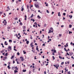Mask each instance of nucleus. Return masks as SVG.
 Here are the masks:
<instances>
[{
	"label": "nucleus",
	"mask_w": 74,
	"mask_h": 74,
	"mask_svg": "<svg viewBox=\"0 0 74 74\" xmlns=\"http://www.w3.org/2000/svg\"><path fill=\"white\" fill-rule=\"evenodd\" d=\"M35 45H37V44L36 43H35Z\"/></svg>",
	"instance_id": "61"
},
{
	"label": "nucleus",
	"mask_w": 74,
	"mask_h": 74,
	"mask_svg": "<svg viewBox=\"0 0 74 74\" xmlns=\"http://www.w3.org/2000/svg\"><path fill=\"white\" fill-rule=\"evenodd\" d=\"M59 36L60 37H61V36H62V34H59Z\"/></svg>",
	"instance_id": "44"
},
{
	"label": "nucleus",
	"mask_w": 74,
	"mask_h": 74,
	"mask_svg": "<svg viewBox=\"0 0 74 74\" xmlns=\"http://www.w3.org/2000/svg\"><path fill=\"white\" fill-rule=\"evenodd\" d=\"M42 58H43V59H44V58H45L44 56H42Z\"/></svg>",
	"instance_id": "59"
},
{
	"label": "nucleus",
	"mask_w": 74,
	"mask_h": 74,
	"mask_svg": "<svg viewBox=\"0 0 74 74\" xmlns=\"http://www.w3.org/2000/svg\"><path fill=\"white\" fill-rule=\"evenodd\" d=\"M10 27H7V29H10Z\"/></svg>",
	"instance_id": "57"
},
{
	"label": "nucleus",
	"mask_w": 74,
	"mask_h": 74,
	"mask_svg": "<svg viewBox=\"0 0 74 74\" xmlns=\"http://www.w3.org/2000/svg\"><path fill=\"white\" fill-rule=\"evenodd\" d=\"M69 17H70V19H71V18H72V17H73V16H71V15H69Z\"/></svg>",
	"instance_id": "7"
},
{
	"label": "nucleus",
	"mask_w": 74,
	"mask_h": 74,
	"mask_svg": "<svg viewBox=\"0 0 74 74\" xmlns=\"http://www.w3.org/2000/svg\"><path fill=\"white\" fill-rule=\"evenodd\" d=\"M63 64H64V62H62L61 63V65H63Z\"/></svg>",
	"instance_id": "32"
},
{
	"label": "nucleus",
	"mask_w": 74,
	"mask_h": 74,
	"mask_svg": "<svg viewBox=\"0 0 74 74\" xmlns=\"http://www.w3.org/2000/svg\"><path fill=\"white\" fill-rule=\"evenodd\" d=\"M59 58H60V59H62V58L61 57V56H59Z\"/></svg>",
	"instance_id": "34"
},
{
	"label": "nucleus",
	"mask_w": 74,
	"mask_h": 74,
	"mask_svg": "<svg viewBox=\"0 0 74 74\" xmlns=\"http://www.w3.org/2000/svg\"><path fill=\"white\" fill-rule=\"evenodd\" d=\"M34 5L35 7H36V8H39V6L38 5L35 4Z\"/></svg>",
	"instance_id": "3"
},
{
	"label": "nucleus",
	"mask_w": 74,
	"mask_h": 74,
	"mask_svg": "<svg viewBox=\"0 0 74 74\" xmlns=\"http://www.w3.org/2000/svg\"><path fill=\"white\" fill-rule=\"evenodd\" d=\"M51 33V29H50L49 30V31L48 32V33Z\"/></svg>",
	"instance_id": "17"
},
{
	"label": "nucleus",
	"mask_w": 74,
	"mask_h": 74,
	"mask_svg": "<svg viewBox=\"0 0 74 74\" xmlns=\"http://www.w3.org/2000/svg\"><path fill=\"white\" fill-rule=\"evenodd\" d=\"M13 42H14V43H16V41H14Z\"/></svg>",
	"instance_id": "60"
},
{
	"label": "nucleus",
	"mask_w": 74,
	"mask_h": 74,
	"mask_svg": "<svg viewBox=\"0 0 74 74\" xmlns=\"http://www.w3.org/2000/svg\"><path fill=\"white\" fill-rule=\"evenodd\" d=\"M8 53H5V56H8Z\"/></svg>",
	"instance_id": "22"
},
{
	"label": "nucleus",
	"mask_w": 74,
	"mask_h": 74,
	"mask_svg": "<svg viewBox=\"0 0 74 74\" xmlns=\"http://www.w3.org/2000/svg\"><path fill=\"white\" fill-rule=\"evenodd\" d=\"M68 74H70V71L68 72Z\"/></svg>",
	"instance_id": "40"
},
{
	"label": "nucleus",
	"mask_w": 74,
	"mask_h": 74,
	"mask_svg": "<svg viewBox=\"0 0 74 74\" xmlns=\"http://www.w3.org/2000/svg\"><path fill=\"white\" fill-rule=\"evenodd\" d=\"M26 43L27 44H29V41H27Z\"/></svg>",
	"instance_id": "16"
},
{
	"label": "nucleus",
	"mask_w": 74,
	"mask_h": 74,
	"mask_svg": "<svg viewBox=\"0 0 74 74\" xmlns=\"http://www.w3.org/2000/svg\"><path fill=\"white\" fill-rule=\"evenodd\" d=\"M36 50H37V51H38V52H39V50H38V46H37L36 47Z\"/></svg>",
	"instance_id": "11"
},
{
	"label": "nucleus",
	"mask_w": 74,
	"mask_h": 74,
	"mask_svg": "<svg viewBox=\"0 0 74 74\" xmlns=\"http://www.w3.org/2000/svg\"><path fill=\"white\" fill-rule=\"evenodd\" d=\"M54 14V12H52V14H51L52 15H53Z\"/></svg>",
	"instance_id": "51"
},
{
	"label": "nucleus",
	"mask_w": 74,
	"mask_h": 74,
	"mask_svg": "<svg viewBox=\"0 0 74 74\" xmlns=\"http://www.w3.org/2000/svg\"><path fill=\"white\" fill-rule=\"evenodd\" d=\"M58 47H61V45H58Z\"/></svg>",
	"instance_id": "49"
},
{
	"label": "nucleus",
	"mask_w": 74,
	"mask_h": 74,
	"mask_svg": "<svg viewBox=\"0 0 74 74\" xmlns=\"http://www.w3.org/2000/svg\"><path fill=\"white\" fill-rule=\"evenodd\" d=\"M7 43V41H5V45H8V43Z\"/></svg>",
	"instance_id": "5"
},
{
	"label": "nucleus",
	"mask_w": 74,
	"mask_h": 74,
	"mask_svg": "<svg viewBox=\"0 0 74 74\" xmlns=\"http://www.w3.org/2000/svg\"><path fill=\"white\" fill-rule=\"evenodd\" d=\"M58 16H61V15L60 14V12H59L58 13Z\"/></svg>",
	"instance_id": "8"
},
{
	"label": "nucleus",
	"mask_w": 74,
	"mask_h": 74,
	"mask_svg": "<svg viewBox=\"0 0 74 74\" xmlns=\"http://www.w3.org/2000/svg\"><path fill=\"white\" fill-rule=\"evenodd\" d=\"M2 38H3V40H5V38H4L3 37Z\"/></svg>",
	"instance_id": "64"
},
{
	"label": "nucleus",
	"mask_w": 74,
	"mask_h": 74,
	"mask_svg": "<svg viewBox=\"0 0 74 74\" xmlns=\"http://www.w3.org/2000/svg\"><path fill=\"white\" fill-rule=\"evenodd\" d=\"M15 20H18V18L16 17V18L15 19Z\"/></svg>",
	"instance_id": "45"
},
{
	"label": "nucleus",
	"mask_w": 74,
	"mask_h": 74,
	"mask_svg": "<svg viewBox=\"0 0 74 74\" xmlns=\"http://www.w3.org/2000/svg\"><path fill=\"white\" fill-rule=\"evenodd\" d=\"M3 14V12H0V14Z\"/></svg>",
	"instance_id": "43"
},
{
	"label": "nucleus",
	"mask_w": 74,
	"mask_h": 74,
	"mask_svg": "<svg viewBox=\"0 0 74 74\" xmlns=\"http://www.w3.org/2000/svg\"><path fill=\"white\" fill-rule=\"evenodd\" d=\"M44 74H47V72H46V71H44Z\"/></svg>",
	"instance_id": "46"
},
{
	"label": "nucleus",
	"mask_w": 74,
	"mask_h": 74,
	"mask_svg": "<svg viewBox=\"0 0 74 74\" xmlns=\"http://www.w3.org/2000/svg\"><path fill=\"white\" fill-rule=\"evenodd\" d=\"M69 27L70 28H71V27H72V25H69Z\"/></svg>",
	"instance_id": "19"
},
{
	"label": "nucleus",
	"mask_w": 74,
	"mask_h": 74,
	"mask_svg": "<svg viewBox=\"0 0 74 74\" xmlns=\"http://www.w3.org/2000/svg\"><path fill=\"white\" fill-rule=\"evenodd\" d=\"M9 42H12V40H9Z\"/></svg>",
	"instance_id": "13"
},
{
	"label": "nucleus",
	"mask_w": 74,
	"mask_h": 74,
	"mask_svg": "<svg viewBox=\"0 0 74 74\" xmlns=\"http://www.w3.org/2000/svg\"><path fill=\"white\" fill-rule=\"evenodd\" d=\"M23 52L24 54H26V52L25 51H23Z\"/></svg>",
	"instance_id": "15"
},
{
	"label": "nucleus",
	"mask_w": 74,
	"mask_h": 74,
	"mask_svg": "<svg viewBox=\"0 0 74 74\" xmlns=\"http://www.w3.org/2000/svg\"><path fill=\"white\" fill-rule=\"evenodd\" d=\"M11 50V47L10 46H9L8 47V51H10Z\"/></svg>",
	"instance_id": "2"
},
{
	"label": "nucleus",
	"mask_w": 74,
	"mask_h": 74,
	"mask_svg": "<svg viewBox=\"0 0 74 74\" xmlns=\"http://www.w3.org/2000/svg\"><path fill=\"white\" fill-rule=\"evenodd\" d=\"M47 13H49V11L48 10H47Z\"/></svg>",
	"instance_id": "31"
},
{
	"label": "nucleus",
	"mask_w": 74,
	"mask_h": 74,
	"mask_svg": "<svg viewBox=\"0 0 74 74\" xmlns=\"http://www.w3.org/2000/svg\"><path fill=\"white\" fill-rule=\"evenodd\" d=\"M62 73H63V70L62 71Z\"/></svg>",
	"instance_id": "58"
},
{
	"label": "nucleus",
	"mask_w": 74,
	"mask_h": 74,
	"mask_svg": "<svg viewBox=\"0 0 74 74\" xmlns=\"http://www.w3.org/2000/svg\"><path fill=\"white\" fill-rule=\"evenodd\" d=\"M52 55H55V53H53Z\"/></svg>",
	"instance_id": "50"
},
{
	"label": "nucleus",
	"mask_w": 74,
	"mask_h": 74,
	"mask_svg": "<svg viewBox=\"0 0 74 74\" xmlns=\"http://www.w3.org/2000/svg\"><path fill=\"white\" fill-rule=\"evenodd\" d=\"M16 62H18V59H17V58H16Z\"/></svg>",
	"instance_id": "47"
},
{
	"label": "nucleus",
	"mask_w": 74,
	"mask_h": 74,
	"mask_svg": "<svg viewBox=\"0 0 74 74\" xmlns=\"http://www.w3.org/2000/svg\"><path fill=\"white\" fill-rule=\"evenodd\" d=\"M44 27H46L47 26V24H45L44 25Z\"/></svg>",
	"instance_id": "30"
},
{
	"label": "nucleus",
	"mask_w": 74,
	"mask_h": 74,
	"mask_svg": "<svg viewBox=\"0 0 74 74\" xmlns=\"http://www.w3.org/2000/svg\"><path fill=\"white\" fill-rule=\"evenodd\" d=\"M3 15H5V16H3V17H5V16H6V15H5V13H4Z\"/></svg>",
	"instance_id": "35"
},
{
	"label": "nucleus",
	"mask_w": 74,
	"mask_h": 74,
	"mask_svg": "<svg viewBox=\"0 0 74 74\" xmlns=\"http://www.w3.org/2000/svg\"><path fill=\"white\" fill-rule=\"evenodd\" d=\"M54 53H56V50H54Z\"/></svg>",
	"instance_id": "25"
},
{
	"label": "nucleus",
	"mask_w": 74,
	"mask_h": 74,
	"mask_svg": "<svg viewBox=\"0 0 74 74\" xmlns=\"http://www.w3.org/2000/svg\"><path fill=\"white\" fill-rule=\"evenodd\" d=\"M36 42V40H34V43H35V42Z\"/></svg>",
	"instance_id": "56"
},
{
	"label": "nucleus",
	"mask_w": 74,
	"mask_h": 74,
	"mask_svg": "<svg viewBox=\"0 0 74 74\" xmlns=\"http://www.w3.org/2000/svg\"><path fill=\"white\" fill-rule=\"evenodd\" d=\"M72 67H74V64H73L72 65Z\"/></svg>",
	"instance_id": "55"
},
{
	"label": "nucleus",
	"mask_w": 74,
	"mask_h": 74,
	"mask_svg": "<svg viewBox=\"0 0 74 74\" xmlns=\"http://www.w3.org/2000/svg\"><path fill=\"white\" fill-rule=\"evenodd\" d=\"M42 45L43 46H45V44H43Z\"/></svg>",
	"instance_id": "63"
},
{
	"label": "nucleus",
	"mask_w": 74,
	"mask_h": 74,
	"mask_svg": "<svg viewBox=\"0 0 74 74\" xmlns=\"http://www.w3.org/2000/svg\"><path fill=\"white\" fill-rule=\"evenodd\" d=\"M70 33H72V32L69 31V34H70Z\"/></svg>",
	"instance_id": "36"
},
{
	"label": "nucleus",
	"mask_w": 74,
	"mask_h": 74,
	"mask_svg": "<svg viewBox=\"0 0 74 74\" xmlns=\"http://www.w3.org/2000/svg\"><path fill=\"white\" fill-rule=\"evenodd\" d=\"M63 15H64V16H65V15H66V13H63Z\"/></svg>",
	"instance_id": "27"
},
{
	"label": "nucleus",
	"mask_w": 74,
	"mask_h": 74,
	"mask_svg": "<svg viewBox=\"0 0 74 74\" xmlns=\"http://www.w3.org/2000/svg\"><path fill=\"white\" fill-rule=\"evenodd\" d=\"M58 54L59 55V56L60 55V53H59V52H58Z\"/></svg>",
	"instance_id": "54"
},
{
	"label": "nucleus",
	"mask_w": 74,
	"mask_h": 74,
	"mask_svg": "<svg viewBox=\"0 0 74 74\" xmlns=\"http://www.w3.org/2000/svg\"><path fill=\"white\" fill-rule=\"evenodd\" d=\"M34 24H35V25H36V27H37V23H36V22H35V23H34Z\"/></svg>",
	"instance_id": "6"
},
{
	"label": "nucleus",
	"mask_w": 74,
	"mask_h": 74,
	"mask_svg": "<svg viewBox=\"0 0 74 74\" xmlns=\"http://www.w3.org/2000/svg\"><path fill=\"white\" fill-rule=\"evenodd\" d=\"M65 70V72H66L68 71V69H66V68H65L64 69Z\"/></svg>",
	"instance_id": "12"
},
{
	"label": "nucleus",
	"mask_w": 74,
	"mask_h": 74,
	"mask_svg": "<svg viewBox=\"0 0 74 74\" xmlns=\"http://www.w3.org/2000/svg\"><path fill=\"white\" fill-rule=\"evenodd\" d=\"M52 58H53V60H55V57H54V56H53Z\"/></svg>",
	"instance_id": "38"
},
{
	"label": "nucleus",
	"mask_w": 74,
	"mask_h": 74,
	"mask_svg": "<svg viewBox=\"0 0 74 74\" xmlns=\"http://www.w3.org/2000/svg\"><path fill=\"white\" fill-rule=\"evenodd\" d=\"M37 17L38 18L41 19V17L40 16L38 15L37 16Z\"/></svg>",
	"instance_id": "9"
},
{
	"label": "nucleus",
	"mask_w": 74,
	"mask_h": 74,
	"mask_svg": "<svg viewBox=\"0 0 74 74\" xmlns=\"http://www.w3.org/2000/svg\"><path fill=\"white\" fill-rule=\"evenodd\" d=\"M26 28V27H25V26H24L23 27V29H25Z\"/></svg>",
	"instance_id": "26"
},
{
	"label": "nucleus",
	"mask_w": 74,
	"mask_h": 74,
	"mask_svg": "<svg viewBox=\"0 0 74 74\" xmlns=\"http://www.w3.org/2000/svg\"><path fill=\"white\" fill-rule=\"evenodd\" d=\"M46 7H48V3L46 4Z\"/></svg>",
	"instance_id": "29"
},
{
	"label": "nucleus",
	"mask_w": 74,
	"mask_h": 74,
	"mask_svg": "<svg viewBox=\"0 0 74 74\" xmlns=\"http://www.w3.org/2000/svg\"><path fill=\"white\" fill-rule=\"evenodd\" d=\"M31 20L32 21H33V22H34L35 21L34 19H31Z\"/></svg>",
	"instance_id": "37"
},
{
	"label": "nucleus",
	"mask_w": 74,
	"mask_h": 74,
	"mask_svg": "<svg viewBox=\"0 0 74 74\" xmlns=\"http://www.w3.org/2000/svg\"><path fill=\"white\" fill-rule=\"evenodd\" d=\"M8 69H11V67L10 66H8Z\"/></svg>",
	"instance_id": "14"
},
{
	"label": "nucleus",
	"mask_w": 74,
	"mask_h": 74,
	"mask_svg": "<svg viewBox=\"0 0 74 74\" xmlns=\"http://www.w3.org/2000/svg\"><path fill=\"white\" fill-rule=\"evenodd\" d=\"M4 58L5 59H7V57H4Z\"/></svg>",
	"instance_id": "48"
},
{
	"label": "nucleus",
	"mask_w": 74,
	"mask_h": 74,
	"mask_svg": "<svg viewBox=\"0 0 74 74\" xmlns=\"http://www.w3.org/2000/svg\"><path fill=\"white\" fill-rule=\"evenodd\" d=\"M14 74H16V73H18V71L16 70H15L14 71Z\"/></svg>",
	"instance_id": "10"
},
{
	"label": "nucleus",
	"mask_w": 74,
	"mask_h": 74,
	"mask_svg": "<svg viewBox=\"0 0 74 74\" xmlns=\"http://www.w3.org/2000/svg\"><path fill=\"white\" fill-rule=\"evenodd\" d=\"M17 55H20V53H19L18 52L17 53Z\"/></svg>",
	"instance_id": "21"
},
{
	"label": "nucleus",
	"mask_w": 74,
	"mask_h": 74,
	"mask_svg": "<svg viewBox=\"0 0 74 74\" xmlns=\"http://www.w3.org/2000/svg\"><path fill=\"white\" fill-rule=\"evenodd\" d=\"M27 7L28 10H29V5H27Z\"/></svg>",
	"instance_id": "42"
},
{
	"label": "nucleus",
	"mask_w": 74,
	"mask_h": 74,
	"mask_svg": "<svg viewBox=\"0 0 74 74\" xmlns=\"http://www.w3.org/2000/svg\"><path fill=\"white\" fill-rule=\"evenodd\" d=\"M53 66L54 67H55V68L56 67V68L57 69H58V67H59V64H58V66H57V64H56V65H53Z\"/></svg>",
	"instance_id": "1"
},
{
	"label": "nucleus",
	"mask_w": 74,
	"mask_h": 74,
	"mask_svg": "<svg viewBox=\"0 0 74 74\" xmlns=\"http://www.w3.org/2000/svg\"><path fill=\"white\" fill-rule=\"evenodd\" d=\"M7 8L8 9H9V10H10V8H9V6L7 7Z\"/></svg>",
	"instance_id": "62"
},
{
	"label": "nucleus",
	"mask_w": 74,
	"mask_h": 74,
	"mask_svg": "<svg viewBox=\"0 0 74 74\" xmlns=\"http://www.w3.org/2000/svg\"><path fill=\"white\" fill-rule=\"evenodd\" d=\"M20 58L21 59L22 61H23V60H24V59H23V57H20Z\"/></svg>",
	"instance_id": "4"
},
{
	"label": "nucleus",
	"mask_w": 74,
	"mask_h": 74,
	"mask_svg": "<svg viewBox=\"0 0 74 74\" xmlns=\"http://www.w3.org/2000/svg\"><path fill=\"white\" fill-rule=\"evenodd\" d=\"M14 58V56H12V57H11V59H12Z\"/></svg>",
	"instance_id": "20"
},
{
	"label": "nucleus",
	"mask_w": 74,
	"mask_h": 74,
	"mask_svg": "<svg viewBox=\"0 0 74 74\" xmlns=\"http://www.w3.org/2000/svg\"><path fill=\"white\" fill-rule=\"evenodd\" d=\"M20 25H23V24H22V22H20Z\"/></svg>",
	"instance_id": "24"
},
{
	"label": "nucleus",
	"mask_w": 74,
	"mask_h": 74,
	"mask_svg": "<svg viewBox=\"0 0 74 74\" xmlns=\"http://www.w3.org/2000/svg\"><path fill=\"white\" fill-rule=\"evenodd\" d=\"M3 52H4V51L2 50L1 51V53H3Z\"/></svg>",
	"instance_id": "39"
},
{
	"label": "nucleus",
	"mask_w": 74,
	"mask_h": 74,
	"mask_svg": "<svg viewBox=\"0 0 74 74\" xmlns=\"http://www.w3.org/2000/svg\"><path fill=\"white\" fill-rule=\"evenodd\" d=\"M33 14H32L31 16V18H33Z\"/></svg>",
	"instance_id": "33"
},
{
	"label": "nucleus",
	"mask_w": 74,
	"mask_h": 74,
	"mask_svg": "<svg viewBox=\"0 0 74 74\" xmlns=\"http://www.w3.org/2000/svg\"><path fill=\"white\" fill-rule=\"evenodd\" d=\"M66 54H67V55H68L69 56V55H70V54H69V53H66Z\"/></svg>",
	"instance_id": "41"
},
{
	"label": "nucleus",
	"mask_w": 74,
	"mask_h": 74,
	"mask_svg": "<svg viewBox=\"0 0 74 74\" xmlns=\"http://www.w3.org/2000/svg\"><path fill=\"white\" fill-rule=\"evenodd\" d=\"M24 10V8H22L21 9V11H23V10Z\"/></svg>",
	"instance_id": "28"
},
{
	"label": "nucleus",
	"mask_w": 74,
	"mask_h": 74,
	"mask_svg": "<svg viewBox=\"0 0 74 74\" xmlns=\"http://www.w3.org/2000/svg\"><path fill=\"white\" fill-rule=\"evenodd\" d=\"M14 51H17V50H16V49H14Z\"/></svg>",
	"instance_id": "53"
},
{
	"label": "nucleus",
	"mask_w": 74,
	"mask_h": 74,
	"mask_svg": "<svg viewBox=\"0 0 74 74\" xmlns=\"http://www.w3.org/2000/svg\"><path fill=\"white\" fill-rule=\"evenodd\" d=\"M31 46L32 47H34V45H32V43L31 44Z\"/></svg>",
	"instance_id": "23"
},
{
	"label": "nucleus",
	"mask_w": 74,
	"mask_h": 74,
	"mask_svg": "<svg viewBox=\"0 0 74 74\" xmlns=\"http://www.w3.org/2000/svg\"><path fill=\"white\" fill-rule=\"evenodd\" d=\"M23 72H26V70H23Z\"/></svg>",
	"instance_id": "18"
},
{
	"label": "nucleus",
	"mask_w": 74,
	"mask_h": 74,
	"mask_svg": "<svg viewBox=\"0 0 74 74\" xmlns=\"http://www.w3.org/2000/svg\"><path fill=\"white\" fill-rule=\"evenodd\" d=\"M50 29H51V30H53V28H52V27H51L50 28Z\"/></svg>",
	"instance_id": "52"
}]
</instances>
